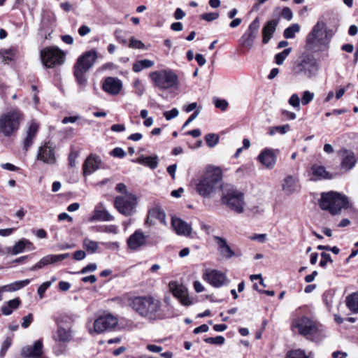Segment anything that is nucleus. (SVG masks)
Listing matches in <instances>:
<instances>
[{
    "label": "nucleus",
    "mask_w": 358,
    "mask_h": 358,
    "mask_svg": "<svg viewBox=\"0 0 358 358\" xmlns=\"http://www.w3.org/2000/svg\"><path fill=\"white\" fill-rule=\"evenodd\" d=\"M129 306L141 317L149 320H162L165 313L162 302L154 296H135L130 299Z\"/></svg>",
    "instance_id": "obj_1"
},
{
    "label": "nucleus",
    "mask_w": 358,
    "mask_h": 358,
    "mask_svg": "<svg viewBox=\"0 0 358 358\" xmlns=\"http://www.w3.org/2000/svg\"><path fill=\"white\" fill-rule=\"evenodd\" d=\"M222 176L219 168L208 167L195 182L196 192L204 198L213 196L220 187Z\"/></svg>",
    "instance_id": "obj_2"
},
{
    "label": "nucleus",
    "mask_w": 358,
    "mask_h": 358,
    "mask_svg": "<svg viewBox=\"0 0 358 358\" xmlns=\"http://www.w3.org/2000/svg\"><path fill=\"white\" fill-rule=\"evenodd\" d=\"M97 58L95 50L84 52L74 64L73 75L78 86L83 90L87 83V72L94 65Z\"/></svg>",
    "instance_id": "obj_3"
},
{
    "label": "nucleus",
    "mask_w": 358,
    "mask_h": 358,
    "mask_svg": "<svg viewBox=\"0 0 358 358\" xmlns=\"http://www.w3.org/2000/svg\"><path fill=\"white\" fill-rule=\"evenodd\" d=\"M293 326L298 329L300 334L316 342L325 336L322 326L306 316L296 319L293 322Z\"/></svg>",
    "instance_id": "obj_4"
},
{
    "label": "nucleus",
    "mask_w": 358,
    "mask_h": 358,
    "mask_svg": "<svg viewBox=\"0 0 358 358\" xmlns=\"http://www.w3.org/2000/svg\"><path fill=\"white\" fill-rule=\"evenodd\" d=\"M319 204L322 210L338 215L342 208H348V200L346 196L331 191L322 194Z\"/></svg>",
    "instance_id": "obj_5"
},
{
    "label": "nucleus",
    "mask_w": 358,
    "mask_h": 358,
    "mask_svg": "<svg viewBox=\"0 0 358 358\" xmlns=\"http://www.w3.org/2000/svg\"><path fill=\"white\" fill-rule=\"evenodd\" d=\"M332 35L331 30L327 28L326 24L318 21L306 37V46L310 50H315L320 46L326 45Z\"/></svg>",
    "instance_id": "obj_6"
},
{
    "label": "nucleus",
    "mask_w": 358,
    "mask_h": 358,
    "mask_svg": "<svg viewBox=\"0 0 358 358\" xmlns=\"http://www.w3.org/2000/svg\"><path fill=\"white\" fill-rule=\"evenodd\" d=\"M222 202L237 213H242L244 211V194L234 187L227 186L223 189Z\"/></svg>",
    "instance_id": "obj_7"
},
{
    "label": "nucleus",
    "mask_w": 358,
    "mask_h": 358,
    "mask_svg": "<svg viewBox=\"0 0 358 358\" xmlns=\"http://www.w3.org/2000/svg\"><path fill=\"white\" fill-rule=\"evenodd\" d=\"M149 77L154 85L161 90L177 88L179 85L177 74L171 69L153 71Z\"/></svg>",
    "instance_id": "obj_8"
},
{
    "label": "nucleus",
    "mask_w": 358,
    "mask_h": 358,
    "mask_svg": "<svg viewBox=\"0 0 358 358\" xmlns=\"http://www.w3.org/2000/svg\"><path fill=\"white\" fill-rule=\"evenodd\" d=\"M21 114L17 110H10L0 115V134L10 137L19 129Z\"/></svg>",
    "instance_id": "obj_9"
},
{
    "label": "nucleus",
    "mask_w": 358,
    "mask_h": 358,
    "mask_svg": "<svg viewBox=\"0 0 358 358\" xmlns=\"http://www.w3.org/2000/svg\"><path fill=\"white\" fill-rule=\"evenodd\" d=\"M41 58L44 66L52 68L64 62L65 54L57 47H47L41 51Z\"/></svg>",
    "instance_id": "obj_10"
},
{
    "label": "nucleus",
    "mask_w": 358,
    "mask_h": 358,
    "mask_svg": "<svg viewBox=\"0 0 358 358\" xmlns=\"http://www.w3.org/2000/svg\"><path fill=\"white\" fill-rule=\"evenodd\" d=\"M136 203V197L134 194H126L115 198L114 206L120 213L129 216L134 213Z\"/></svg>",
    "instance_id": "obj_11"
},
{
    "label": "nucleus",
    "mask_w": 358,
    "mask_h": 358,
    "mask_svg": "<svg viewBox=\"0 0 358 358\" xmlns=\"http://www.w3.org/2000/svg\"><path fill=\"white\" fill-rule=\"evenodd\" d=\"M259 29V20L256 17L249 25L248 29L239 39V44L248 50L252 48Z\"/></svg>",
    "instance_id": "obj_12"
},
{
    "label": "nucleus",
    "mask_w": 358,
    "mask_h": 358,
    "mask_svg": "<svg viewBox=\"0 0 358 358\" xmlns=\"http://www.w3.org/2000/svg\"><path fill=\"white\" fill-rule=\"evenodd\" d=\"M117 318L110 314L98 317L93 324V329H89L90 334H101L113 329L117 324Z\"/></svg>",
    "instance_id": "obj_13"
},
{
    "label": "nucleus",
    "mask_w": 358,
    "mask_h": 358,
    "mask_svg": "<svg viewBox=\"0 0 358 358\" xmlns=\"http://www.w3.org/2000/svg\"><path fill=\"white\" fill-rule=\"evenodd\" d=\"M298 72L303 73L308 78L316 76L319 70V65L313 57H305L297 65Z\"/></svg>",
    "instance_id": "obj_14"
},
{
    "label": "nucleus",
    "mask_w": 358,
    "mask_h": 358,
    "mask_svg": "<svg viewBox=\"0 0 358 358\" xmlns=\"http://www.w3.org/2000/svg\"><path fill=\"white\" fill-rule=\"evenodd\" d=\"M203 278L215 287H220L229 282L224 273L217 270L206 271Z\"/></svg>",
    "instance_id": "obj_15"
},
{
    "label": "nucleus",
    "mask_w": 358,
    "mask_h": 358,
    "mask_svg": "<svg viewBox=\"0 0 358 358\" xmlns=\"http://www.w3.org/2000/svg\"><path fill=\"white\" fill-rule=\"evenodd\" d=\"M308 174L310 177V180L312 181L331 180L336 176L333 173L328 171L324 166L318 164L311 165Z\"/></svg>",
    "instance_id": "obj_16"
},
{
    "label": "nucleus",
    "mask_w": 358,
    "mask_h": 358,
    "mask_svg": "<svg viewBox=\"0 0 358 358\" xmlns=\"http://www.w3.org/2000/svg\"><path fill=\"white\" fill-rule=\"evenodd\" d=\"M123 87L122 82L116 77H107L102 83V90L107 94L116 96L120 94Z\"/></svg>",
    "instance_id": "obj_17"
},
{
    "label": "nucleus",
    "mask_w": 358,
    "mask_h": 358,
    "mask_svg": "<svg viewBox=\"0 0 358 358\" xmlns=\"http://www.w3.org/2000/svg\"><path fill=\"white\" fill-rule=\"evenodd\" d=\"M276 152L271 148H264L257 157V160L266 169H273L276 164Z\"/></svg>",
    "instance_id": "obj_18"
},
{
    "label": "nucleus",
    "mask_w": 358,
    "mask_h": 358,
    "mask_svg": "<svg viewBox=\"0 0 358 358\" xmlns=\"http://www.w3.org/2000/svg\"><path fill=\"white\" fill-rule=\"evenodd\" d=\"M70 256L69 253L59 255H48L41 258L36 264L29 268V271H34L41 269L46 266L63 261Z\"/></svg>",
    "instance_id": "obj_19"
},
{
    "label": "nucleus",
    "mask_w": 358,
    "mask_h": 358,
    "mask_svg": "<svg viewBox=\"0 0 358 358\" xmlns=\"http://www.w3.org/2000/svg\"><path fill=\"white\" fill-rule=\"evenodd\" d=\"M42 340L34 342L33 345H27L22 348L20 355L24 358H41L43 354Z\"/></svg>",
    "instance_id": "obj_20"
},
{
    "label": "nucleus",
    "mask_w": 358,
    "mask_h": 358,
    "mask_svg": "<svg viewBox=\"0 0 358 358\" xmlns=\"http://www.w3.org/2000/svg\"><path fill=\"white\" fill-rule=\"evenodd\" d=\"M213 239L216 245L219 255L225 259H231L235 255L234 252L224 237L213 236Z\"/></svg>",
    "instance_id": "obj_21"
},
{
    "label": "nucleus",
    "mask_w": 358,
    "mask_h": 358,
    "mask_svg": "<svg viewBox=\"0 0 358 358\" xmlns=\"http://www.w3.org/2000/svg\"><path fill=\"white\" fill-rule=\"evenodd\" d=\"M169 287L173 296L178 299L182 305L189 306L192 303V301L190 299L185 287L175 282H171Z\"/></svg>",
    "instance_id": "obj_22"
},
{
    "label": "nucleus",
    "mask_w": 358,
    "mask_h": 358,
    "mask_svg": "<svg viewBox=\"0 0 358 358\" xmlns=\"http://www.w3.org/2000/svg\"><path fill=\"white\" fill-rule=\"evenodd\" d=\"M128 248L132 250H138L146 243V236L141 230H136L127 239Z\"/></svg>",
    "instance_id": "obj_23"
},
{
    "label": "nucleus",
    "mask_w": 358,
    "mask_h": 358,
    "mask_svg": "<svg viewBox=\"0 0 358 358\" xmlns=\"http://www.w3.org/2000/svg\"><path fill=\"white\" fill-rule=\"evenodd\" d=\"M37 157L38 159L45 163L50 164H54L56 161L54 148L50 145V143H45L43 146L39 148Z\"/></svg>",
    "instance_id": "obj_24"
},
{
    "label": "nucleus",
    "mask_w": 358,
    "mask_h": 358,
    "mask_svg": "<svg viewBox=\"0 0 358 358\" xmlns=\"http://www.w3.org/2000/svg\"><path fill=\"white\" fill-rule=\"evenodd\" d=\"M357 162V158L355 153L352 151L345 150L343 152L340 168L345 172H348L355 167Z\"/></svg>",
    "instance_id": "obj_25"
},
{
    "label": "nucleus",
    "mask_w": 358,
    "mask_h": 358,
    "mask_svg": "<svg viewBox=\"0 0 358 358\" xmlns=\"http://www.w3.org/2000/svg\"><path fill=\"white\" fill-rule=\"evenodd\" d=\"M171 225L178 235L189 236L192 234V228L191 225L182 219L173 217L171 220Z\"/></svg>",
    "instance_id": "obj_26"
},
{
    "label": "nucleus",
    "mask_w": 358,
    "mask_h": 358,
    "mask_svg": "<svg viewBox=\"0 0 358 358\" xmlns=\"http://www.w3.org/2000/svg\"><path fill=\"white\" fill-rule=\"evenodd\" d=\"M101 160L99 157L91 155H90L83 164L84 175H90L99 169Z\"/></svg>",
    "instance_id": "obj_27"
},
{
    "label": "nucleus",
    "mask_w": 358,
    "mask_h": 358,
    "mask_svg": "<svg viewBox=\"0 0 358 358\" xmlns=\"http://www.w3.org/2000/svg\"><path fill=\"white\" fill-rule=\"evenodd\" d=\"M155 220H159L162 224L166 225L167 224L164 211L158 208H153L149 210L146 222L154 224Z\"/></svg>",
    "instance_id": "obj_28"
},
{
    "label": "nucleus",
    "mask_w": 358,
    "mask_h": 358,
    "mask_svg": "<svg viewBox=\"0 0 358 358\" xmlns=\"http://www.w3.org/2000/svg\"><path fill=\"white\" fill-rule=\"evenodd\" d=\"M299 180L292 176H286L282 183V190L287 194H291L296 192L299 187Z\"/></svg>",
    "instance_id": "obj_29"
},
{
    "label": "nucleus",
    "mask_w": 358,
    "mask_h": 358,
    "mask_svg": "<svg viewBox=\"0 0 358 358\" xmlns=\"http://www.w3.org/2000/svg\"><path fill=\"white\" fill-rule=\"evenodd\" d=\"M278 24V20L276 19H273L268 21L266 25L264 27L262 30V43L264 44H266L269 40L271 38L273 33L276 29V27Z\"/></svg>",
    "instance_id": "obj_30"
},
{
    "label": "nucleus",
    "mask_w": 358,
    "mask_h": 358,
    "mask_svg": "<svg viewBox=\"0 0 358 358\" xmlns=\"http://www.w3.org/2000/svg\"><path fill=\"white\" fill-rule=\"evenodd\" d=\"M38 130V124L36 122L32 121L29 125L28 129L27 131V136L24 140V148L26 150H27L32 145Z\"/></svg>",
    "instance_id": "obj_31"
},
{
    "label": "nucleus",
    "mask_w": 358,
    "mask_h": 358,
    "mask_svg": "<svg viewBox=\"0 0 358 358\" xmlns=\"http://www.w3.org/2000/svg\"><path fill=\"white\" fill-rule=\"evenodd\" d=\"M72 336L70 328H65L63 326H58V329L54 338L60 343H68L71 340Z\"/></svg>",
    "instance_id": "obj_32"
},
{
    "label": "nucleus",
    "mask_w": 358,
    "mask_h": 358,
    "mask_svg": "<svg viewBox=\"0 0 358 358\" xmlns=\"http://www.w3.org/2000/svg\"><path fill=\"white\" fill-rule=\"evenodd\" d=\"M114 217L110 214V213L105 209H99L98 207L94 210L93 216L91 218L92 221H113Z\"/></svg>",
    "instance_id": "obj_33"
},
{
    "label": "nucleus",
    "mask_w": 358,
    "mask_h": 358,
    "mask_svg": "<svg viewBox=\"0 0 358 358\" xmlns=\"http://www.w3.org/2000/svg\"><path fill=\"white\" fill-rule=\"evenodd\" d=\"M136 162L140 164L145 165L151 169H155L158 166V157L157 156H141Z\"/></svg>",
    "instance_id": "obj_34"
},
{
    "label": "nucleus",
    "mask_w": 358,
    "mask_h": 358,
    "mask_svg": "<svg viewBox=\"0 0 358 358\" xmlns=\"http://www.w3.org/2000/svg\"><path fill=\"white\" fill-rule=\"evenodd\" d=\"M21 303L20 299L16 298L8 301L1 306V312L4 315H10L13 310L17 309Z\"/></svg>",
    "instance_id": "obj_35"
},
{
    "label": "nucleus",
    "mask_w": 358,
    "mask_h": 358,
    "mask_svg": "<svg viewBox=\"0 0 358 358\" xmlns=\"http://www.w3.org/2000/svg\"><path fill=\"white\" fill-rule=\"evenodd\" d=\"M346 306L353 313H358V293H352L345 299Z\"/></svg>",
    "instance_id": "obj_36"
},
{
    "label": "nucleus",
    "mask_w": 358,
    "mask_h": 358,
    "mask_svg": "<svg viewBox=\"0 0 358 358\" xmlns=\"http://www.w3.org/2000/svg\"><path fill=\"white\" fill-rule=\"evenodd\" d=\"M29 282L30 280L29 279H26L24 280L16 281L10 285H3L2 287L3 292H15L27 286L29 284Z\"/></svg>",
    "instance_id": "obj_37"
},
{
    "label": "nucleus",
    "mask_w": 358,
    "mask_h": 358,
    "mask_svg": "<svg viewBox=\"0 0 358 358\" xmlns=\"http://www.w3.org/2000/svg\"><path fill=\"white\" fill-rule=\"evenodd\" d=\"M154 64H155V62L152 60L142 59V60H138V61L136 62L133 64L132 69L134 72L138 73V72L141 71L143 69H149V68L152 67V66H154Z\"/></svg>",
    "instance_id": "obj_38"
},
{
    "label": "nucleus",
    "mask_w": 358,
    "mask_h": 358,
    "mask_svg": "<svg viewBox=\"0 0 358 358\" xmlns=\"http://www.w3.org/2000/svg\"><path fill=\"white\" fill-rule=\"evenodd\" d=\"M31 245V243L27 239L23 238L17 242L12 248V253L17 255L22 252L27 245Z\"/></svg>",
    "instance_id": "obj_39"
},
{
    "label": "nucleus",
    "mask_w": 358,
    "mask_h": 358,
    "mask_svg": "<svg viewBox=\"0 0 358 358\" xmlns=\"http://www.w3.org/2000/svg\"><path fill=\"white\" fill-rule=\"evenodd\" d=\"M83 245V248L90 254L96 252L99 248L98 243L88 238H84Z\"/></svg>",
    "instance_id": "obj_40"
},
{
    "label": "nucleus",
    "mask_w": 358,
    "mask_h": 358,
    "mask_svg": "<svg viewBox=\"0 0 358 358\" xmlns=\"http://www.w3.org/2000/svg\"><path fill=\"white\" fill-rule=\"evenodd\" d=\"M0 56L1 57L2 62L8 64L9 62L14 59L15 57V50L14 49H4L0 50Z\"/></svg>",
    "instance_id": "obj_41"
},
{
    "label": "nucleus",
    "mask_w": 358,
    "mask_h": 358,
    "mask_svg": "<svg viewBox=\"0 0 358 358\" xmlns=\"http://www.w3.org/2000/svg\"><path fill=\"white\" fill-rule=\"evenodd\" d=\"M299 30L300 26L298 24H293L285 29L283 36L285 38H293Z\"/></svg>",
    "instance_id": "obj_42"
},
{
    "label": "nucleus",
    "mask_w": 358,
    "mask_h": 358,
    "mask_svg": "<svg viewBox=\"0 0 358 358\" xmlns=\"http://www.w3.org/2000/svg\"><path fill=\"white\" fill-rule=\"evenodd\" d=\"M289 130L290 126L287 124L282 126L271 127L268 129V134L270 136H273L277 133L285 134Z\"/></svg>",
    "instance_id": "obj_43"
},
{
    "label": "nucleus",
    "mask_w": 358,
    "mask_h": 358,
    "mask_svg": "<svg viewBox=\"0 0 358 358\" xmlns=\"http://www.w3.org/2000/svg\"><path fill=\"white\" fill-rule=\"evenodd\" d=\"M291 50H292L291 48H287V49H285L281 52H279V53L276 54L275 56V62L278 65L282 64L284 61H285V59L287 58V57L291 52Z\"/></svg>",
    "instance_id": "obj_44"
},
{
    "label": "nucleus",
    "mask_w": 358,
    "mask_h": 358,
    "mask_svg": "<svg viewBox=\"0 0 358 358\" xmlns=\"http://www.w3.org/2000/svg\"><path fill=\"white\" fill-rule=\"evenodd\" d=\"M205 140L209 148H213L218 143L219 136L215 134H208L205 136Z\"/></svg>",
    "instance_id": "obj_45"
},
{
    "label": "nucleus",
    "mask_w": 358,
    "mask_h": 358,
    "mask_svg": "<svg viewBox=\"0 0 358 358\" xmlns=\"http://www.w3.org/2000/svg\"><path fill=\"white\" fill-rule=\"evenodd\" d=\"M72 321H73L72 317L67 315H62L57 320L58 326L61 325L64 327L66 326V328H70V325H71Z\"/></svg>",
    "instance_id": "obj_46"
},
{
    "label": "nucleus",
    "mask_w": 358,
    "mask_h": 358,
    "mask_svg": "<svg viewBox=\"0 0 358 358\" xmlns=\"http://www.w3.org/2000/svg\"><path fill=\"white\" fill-rule=\"evenodd\" d=\"M133 87L134 88V93L141 96L143 94L145 91V87L139 79H136L133 83Z\"/></svg>",
    "instance_id": "obj_47"
},
{
    "label": "nucleus",
    "mask_w": 358,
    "mask_h": 358,
    "mask_svg": "<svg viewBox=\"0 0 358 358\" xmlns=\"http://www.w3.org/2000/svg\"><path fill=\"white\" fill-rule=\"evenodd\" d=\"M206 343L221 345L224 344L225 339L222 336H217L215 337H208L204 339Z\"/></svg>",
    "instance_id": "obj_48"
},
{
    "label": "nucleus",
    "mask_w": 358,
    "mask_h": 358,
    "mask_svg": "<svg viewBox=\"0 0 358 358\" xmlns=\"http://www.w3.org/2000/svg\"><path fill=\"white\" fill-rule=\"evenodd\" d=\"M213 103L217 108H219L222 111L226 110L229 106L228 102L225 99H220L218 98H215L213 99Z\"/></svg>",
    "instance_id": "obj_49"
},
{
    "label": "nucleus",
    "mask_w": 358,
    "mask_h": 358,
    "mask_svg": "<svg viewBox=\"0 0 358 358\" xmlns=\"http://www.w3.org/2000/svg\"><path fill=\"white\" fill-rule=\"evenodd\" d=\"M288 103L297 110H300V99L298 94H293L289 99Z\"/></svg>",
    "instance_id": "obj_50"
},
{
    "label": "nucleus",
    "mask_w": 358,
    "mask_h": 358,
    "mask_svg": "<svg viewBox=\"0 0 358 358\" xmlns=\"http://www.w3.org/2000/svg\"><path fill=\"white\" fill-rule=\"evenodd\" d=\"M314 98V93L310 92L308 90L304 91L302 94L301 97V103L303 106L308 104L310 101H313Z\"/></svg>",
    "instance_id": "obj_51"
},
{
    "label": "nucleus",
    "mask_w": 358,
    "mask_h": 358,
    "mask_svg": "<svg viewBox=\"0 0 358 358\" xmlns=\"http://www.w3.org/2000/svg\"><path fill=\"white\" fill-rule=\"evenodd\" d=\"M11 344H12V339L9 337H7L4 340V341L1 345V348L0 350V357H3L5 356L7 350L10 347Z\"/></svg>",
    "instance_id": "obj_52"
},
{
    "label": "nucleus",
    "mask_w": 358,
    "mask_h": 358,
    "mask_svg": "<svg viewBox=\"0 0 358 358\" xmlns=\"http://www.w3.org/2000/svg\"><path fill=\"white\" fill-rule=\"evenodd\" d=\"M285 358H308L305 352L301 350H296L289 352Z\"/></svg>",
    "instance_id": "obj_53"
},
{
    "label": "nucleus",
    "mask_w": 358,
    "mask_h": 358,
    "mask_svg": "<svg viewBox=\"0 0 358 358\" xmlns=\"http://www.w3.org/2000/svg\"><path fill=\"white\" fill-rule=\"evenodd\" d=\"M129 48L134 49H145V45L139 40L131 37L130 38Z\"/></svg>",
    "instance_id": "obj_54"
},
{
    "label": "nucleus",
    "mask_w": 358,
    "mask_h": 358,
    "mask_svg": "<svg viewBox=\"0 0 358 358\" xmlns=\"http://www.w3.org/2000/svg\"><path fill=\"white\" fill-rule=\"evenodd\" d=\"M201 19L206 20L207 22H211L215 20H217L219 17V13H207L202 14L200 16Z\"/></svg>",
    "instance_id": "obj_55"
},
{
    "label": "nucleus",
    "mask_w": 358,
    "mask_h": 358,
    "mask_svg": "<svg viewBox=\"0 0 358 358\" xmlns=\"http://www.w3.org/2000/svg\"><path fill=\"white\" fill-rule=\"evenodd\" d=\"M179 114V111L177 108H173L171 110L164 112L163 115L166 120H171L173 118L176 117Z\"/></svg>",
    "instance_id": "obj_56"
},
{
    "label": "nucleus",
    "mask_w": 358,
    "mask_h": 358,
    "mask_svg": "<svg viewBox=\"0 0 358 358\" xmlns=\"http://www.w3.org/2000/svg\"><path fill=\"white\" fill-rule=\"evenodd\" d=\"M51 285L52 282H45L38 287L37 292L40 298L43 297L44 293L51 286Z\"/></svg>",
    "instance_id": "obj_57"
},
{
    "label": "nucleus",
    "mask_w": 358,
    "mask_h": 358,
    "mask_svg": "<svg viewBox=\"0 0 358 358\" xmlns=\"http://www.w3.org/2000/svg\"><path fill=\"white\" fill-rule=\"evenodd\" d=\"M321 257H322V259H321V261L320 262V266H322V267H325L326 265H327V263L328 262H333L329 254H327V253H325V252H322L321 253Z\"/></svg>",
    "instance_id": "obj_58"
},
{
    "label": "nucleus",
    "mask_w": 358,
    "mask_h": 358,
    "mask_svg": "<svg viewBox=\"0 0 358 358\" xmlns=\"http://www.w3.org/2000/svg\"><path fill=\"white\" fill-rule=\"evenodd\" d=\"M78 157L77 152H71L69 155V165L70 167H75L76 166V159Z\"/></svg>",
    "instance_id": "obj_59"
},
{
    "label": "nucleus",
    "mask_w": 358,
    "mask_h": 358,
    "mask_svg": "<svg viewBox=\"0 0 358 358\" xmlns=\"http://www.w3.org/2000/svg\"><path fill=\"white\" fill-rule=\"evenodd\" d=\"M111 155L116 157L122 158L126 155V152L121 148H115L111 151Z\"/></svg>",
    "instance_id": "obj_60"
},
{
    "label": "nucleus",
    "mask_w": 358,
    "mask_h": 358,
    "mask_svg": "<svg viewBox=\"0 0 358 358\" xmlns=\"http://www.w3.org/2000/svg\"><path fill=\"white\" fill-rule=\"evenodd\" d=\"M33 321V315L31 313L28 314L27 316L23 317V322L22 327L24 329L27 328Z\"/></svg>",
    "instance_id": "obj_61"
},
{
    "label": "nucleus",
    "mask_w": 358,
    "mask_h": 358,
    "mask_svg": "<svg viewBox=\"0 0 358 358\" xmlns=\"http://www.w3.org/2000/svg\"><path fill=\"white\" fill-rule=\"evenodd\" d=\"M101 231L106 233L116 234L118 232V228L117 226L111 224L105 226Z\"/></svg>",
    "instance_id": "obj_62"
},
{
    "label": "nucleus",
    "mask_w": 358,
    "mask_h": 358,
    "mask_svg": "<svg viewBox=\"0 0 358 358\" xmlns=\"http://www.w3.org/2000/svg\"><path fill=\"white\" fill-rule=\"evenodd\" d=\"M96 264L94 263H92L83 267L82 270L80 271V273L84 274L88 272H92L94 271L96 269Z\"/></svg>",
    "instance_id": "obj_63"
},
{
    "label": "nucleus",
    "mask_w": 358,
    "mask_h": 358,
    "mask_svg": "<svg viewBox=\"0 0 358 358\" xmlns=\"http://www.w3.org/2000/svg\"><path fill=\"white\" fill-rule=\"evenodd\" d=\"M282 17L287 20H290L292 18L291 9L288 7L284 8L282 11Z\"/></svg>",
    "instance_id": "obj_64"
}]
</instances>
